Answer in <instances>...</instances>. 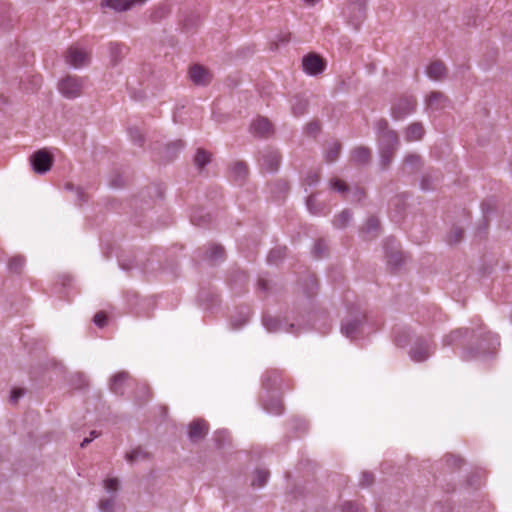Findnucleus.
<instances>
[{
    "instance_id": "nucleus-50",
    "label": "nucleus",
    "mask_w": 512,
    "mask_h": 512,
    "mask_svg": "<svg viewBox=\"0 0 512 512\" xmlns=\"http://www.w3.org/2000/svg\"><path fill=\"white\" fill-rule=\"evenodd\" d=\"M98 437V434L96 431H92L91 432V438H85L82 443H81V447H85L88 443L91 442L92 439L94 438H97Z\"/></svg>"
},
{
    "instance_id": "nucleus-46",
    "label": "nucleus",
    "mask_w": 512,
    "mask_h": 512,
    "mask_svg": "<svg viewBox=\"0 0 512 512\" xmlns=\"http://www.w3.org/2000/svg\"><path fill=\"white\" fill-rule=\"evenodd\" d=\"M24 395L23 389H13L10 395V401L15 404L19 400L20 397Z\"/></svg>"
},
{
    "instance_id": "nucleus-59",
    "label": "nucleus",
    "mask_w": 512,
    "mask_h": 512,
    "mask_svg": "<svg viewBox=\"0 0 512 512\" xmlns=\"http://www.w3.org/2000/svg\"><path fill=\"white\" fill-rule=\"evenodd\" d=\"M395 342L398 346H404V342L398 336L395 337Z\"/></svg>"
},
{
    "instance_id": "nucleus-25",
    "label": "nucleus",
    "mask_w": 512,
    "mask_h": 512,
    "mask_svg": "<svg viewBox=\"0 0 512 512\" xmlns=\"http://www.w3.org/2000/svg\"><path fill=\"white\" fill-rule=\"evenodd\" d=\"M206 258L211 262L222 260L224 258L223 247L216 244L211 245L207 250Z\"/></svg>"
},
{
    "instance_id": "nucleus-57",
    "label": "nucleus",
    "mask_w": 512,
    "mask_h": 512,
    "mask_svg": "<svg viewBox=\"0 0 512 512\" xmlns=\"http://www.w3.org/2000/svg\"><path fill=\"white\" fill-rule=\"evenodd\" d=\"M173 147H176L177 149H181L183 147L182 141H177L172 144Z\"/></svg>"
},
{
    "instance_id": "nucleus-42",
    "label": "nucleus",
    "mask_w": 512,
    "mask_h": 512,
    "mask_svg": "<svg viewBox=\"0 0 512 512\" xmlns=\"http://www.w3.org/2000/svg\"><path fill=\"white\" fill-rule=\"evenodd\" d=\"M319 182V174L318 172H309L304 179V183L307 186H314Z\"/></svg>"
},
{
    "instance_id": "nucleus-17",
    "label": "nucleus",
    "mask_w": 512,
    "mask_h": 512,
    "mask_svg": "<svg viewBox=\"0 0 512 512\" xmlns=\"http://www.w3.org/2000/svg\"><path fill=\"white\" fill-rule=\"evenodd\" d=\"M108 50L111 64L116 65L123 58L126 47L119 43H109Z\"/></svg>"
},
{
    "instance_id": "nucleus-7",
    "label": "nucleus",
    "mask_w": 512,
    "mask_h": 512,
    "mask_svg": "<svg viewBox=\"0 0 512 512\" xmlns=\"http://www.w3.org/2000/svg\"><path fill=\"white\" fill-rule=\"evenodd\" d=\"M302 67L306 74L315 76L324 71L326 63L319 55L310 53L303 57Z\"/></svg>"
},
{
    "instance_id": "nucleus-60",
    "label": "nucleus",
    "mask_w": 512,
    "mask_h": 512,
    "mask_svg": "<svg viewBox=\"0 0 512 512\" xmlns=\"http://www.w3.org/2000/svg\"><path fill=\"white\" fill-rule=\"evenodd\" d=\"M142 392H143V394H144V395H146L147 397L149 396V389H148V387H147V386H145V385H144V386L142 387Z\"/></svg>"
},
{
    "instance_id": "nucleus-23",
    "label": "nucleus",
    "mask_w": 512,
    "mask_h": 512,
    "mask_svg": "<svg viewBox=\"0 0 512 512\" xmlns=\"http://www.w3.org/2000/svg\"><path fill=\"white\" fill-rule=\"evenodd\" d=\"M263 408L266 412L273 415H280L283 411V405L279 398H273L270 401L264 402Z\"/></svg>"
},
{
    "instance_id": "nucleus-20",
    "label": "nucleus",
    "mask_w": 512,
    "mask_h": 512,
    "mask_svg": "<svg viewBox=\"0 0 512 512\" xmlns=\"http://www.w3.org/2000/svg\"><path fill=\"white\" fill-rule=\"evenodd\" d=\"M424 134V128L419 123L411 124L406 130V139L408 141H418Z\"/></svg>"
},
{
    "instance_id": "nucleus-41",
    "label": "nucleus",
    "mask_w": 512,
    "mask_h": 512,
    "mask_svg": "<svg viewBox=\"0 0 512 512\" xmlns=\"http://www.w3.org/2000/svg\"><path fill=\"white\" fill-rule=\"evenodd\" d=\"M129 136H130L131 140L134 143H136L138 145L142 144L143 136H142V134H141L139 129H137V128H130L129 129Z\"/></svg>"
},
{
    "instance_id": "nucleus-58",
    "label": "nucleus",
    "mask_w": 512,
    "mask_h": 512,
    "mask_svg": "<svg viewBox=\"0 0 512 512\" xmlns=\"http://www.w3.org/2000/svg\"><path fill=\"white\" fill-rule=\"evenodd\" d=\"M268 381H269V376H268V374H266V375L264 376V378H263V384H264L267 388H269V387H270V385L267 383Z\"/></svg>"
},
{
    "instance_id": "nucleus-53",
    "label": "nucleus",
    "mask_w": 512,
    "mask_h": 512,
    "mask_svg": "<svg viewBox=\"0 0 512 512\" xmlns=\"http://www.w3.org/2000/svg\"><path fill=\"white\" fill-rule=\"evenodd\" d=\"M308 130L310 133H316L319 130V126L317 123H310L308 125Z\"/></svg>"
},
{
    "instance_id": "nucleus-2",
    "label": "nucleus",
    "mask_w": 512,
    "mask_h": 512,
    "mask_svg": "<svg viewBox=\"0 0 512 512\" xmlns=\"http://www.w3.org/2000/svg\"><path fill=\"white\" fill-rule=\"evenodd\" d=\"M58 89L65 98H77L82 93L83 80L76 76H67L59 81Z\"/></svg>"
},
{
    "instance_id": "nucleus-15",
    "label": "nucleus",
    "mask_w": 512,
    "mask_h": 512,
    "mask_svg": "<svg viewBox=\"0 0 512 512\" xmlns=\"http://www.w3.org/2000/svg\"><path fill=\"white\" fill-rule=\"evenodd\" d=\"M263 325L269 332H278V331H287V332H295V324H290L289 328H286V325L282 323L279 319L271 317V316H264L263 317Z\"/></svg>"
},
{
    "instance_id": "nucleus-27",
    "label": "nucleus",
    "mask_w": 512,
    "mask_h": 512,
    "mask_svg": "<svg viewBox=\"0 0 512 512\" xmlns=\"http://www.w3.org/2000/svg\"><path fill=\"white\" fill-rule=\"evenodd\" d=\"M269 472L265 469H257L252 480V486L263 487L268 480Z\"/></svg>"
},
{
    "instance_id": "nucleus-55",
    "label": "nucleus",
    "mask_w": 512,
    "mask_h": 512,
    "mask_svg": "<svg viewBox=\"0 0 512 512\" xmlns=\"http://www.w3.org/2000/svg\"><path fill=\"white\" fill-rule=\"evenodd\" d=\"M472 357H474V354L472 353V351H467V352H465V353H464V355H463V358H464L465 360H468V359H470V358H472Z\"/></svg>"
},
{
    "instance_id": "nucleus-8",
    "label": "nucleus",
    "mask_w": 512,
    "mask_h": 512,
    "mask_svg": "<svg viewBox=\"0 0 512 512\" xmlns=\"http://www.w3.org/2000/svg\"><path fill=\"white\" fill-rule=\"evenodd\" d=\"M363 325L362 319L358 317L346 319L341 325V333L347 338L354 339L363 333Z\"/></svg>"
},
{
    "instance_id": "nucleus-11",
    "label": "nucleus",
    "mask_w": 512,
    "mask_h": 512,
    "mask_svg": "<svg viewBox=\"0 0 512 512\" xmlns=\"http://www.w3.org/2000/svg\"><path fill=\"white\" fill-rule=\"evenodd\" d=\"M253 134L260 137H268L273 132V126L271 122L264 117H258L251 123L250 127Z\"/></svg>"
},
{
    "instance_id": "nucleus-12",
    "label": "nucleus",
    "mask_w": 512,
    "mask_h": 512,
    "mask_svg": "<svg viewBox=\"0 0 512 512\" xmlns=\"http://www.w3.org/2000/svg\"><path fill=\"white\" fill-rule=\"evenodd\" d=\"M102 9H110L114 12H126L134 6L131 0H102L100 3Z\"/></svg>"
},
{
    "instance_id": "nucleus-32",
    "label": "nucleus",
    "mask_w": 512,
    "mask_h": 512,
    "mask_svg": "<svg viewBox=\"0 0 512 512\" xmlns=\"http://www.w3.org/2000/svg\"><path fill=\"white\" fill-rule=\"evenodd\" d=\"M339 153H340V144H338L337 142H333L329 146L328 150L326 151V155H325L326 161L327 162L335 161L338 158Z\"/></svg>"
},
{
    "instance_id": "nucleus-36",
    "label": "nucleus",
    "mask_w": 512,
    "mask_h": 512,
    "mask_svg": "<svg viewBox=\"0 0 512 512\" xmlns=\"http://www.w3.org/2000/svg\"><path fill=\"white\" fill-rule=\"evenodd\" d=\"M119 487V481L117 478H108L104 481V488L108 493L115 494Z\"/></svg>"
},
{
    "instance_id": "nucleus-44",
    "label": "nucleus",
    "mask_w": 512,
    "mask_h": 512,
    "mask_svg": "<svg viewBox=\"0 0 512 512\" xmlns=\"http://www.w3.org/2000/svg\"><path fill=\"white\" fill-rule=\"evenodd\" d=\"M93 321H94V323H95L98 327H103V326L106 324L107 317H106L105 313H103V312H98V313L94 316Z\"/></svg>"
},
{
    "instance_id": "nucleus-64",
    "label": "nucleus",
    "mask_w": 512,
    "mask_h": 512,
    "mask_svg": "<svg viewBox=\"0 0 512 512\" xmlns=\"http://www.w3.org/2000/svg\"><path fill=\"white\" fill-rule=\"evenodd\" d=\"M281 189L285 192V191H287V190H288V186H287L285 183H283V184L281 185Z\"/></svg>"
},
{
    "instance_id": "nucleus-62",
    "label": "nucleus",
    "mask_w": 512,
    "mask_h": 512,
    "mask_svg": "<svg viewBox=\"0 0 512 512\" xmlns=\"http://www.w3.org/2000/svg\"><path fill=\"white\" fill-rule=\"evenodd\" d=\"M76 192H77V195H78V197L80 198V200H82V197H83V192H82V190H81L80 188H77V189H76Z\"/></svg>"
},
{
    "instance_id": "nucleus-30",
    "label": "nucleus",
    "mask_w": 512,
    "mask_h": 512,
    "mask_svg": "<svg viewBox=\"0 0 512 512\" xmlns=\"http://www.w3.org/2000/svg\"><path fill=\"white\" fill-rule=\"evenodd\" d=\"M231 172H232L235 180H241L246 176L247 167L242 162H236L233 164V166L231 168Z\"/></svg>"
},
{
    "instance_id": "nucleus-48",
    "label": "nucleus",
    "mask_w": 512,
    "mask_h": 512,
    "mask_svg": "<svg viewBox=\"0 0 512 512\" xmlns=\"http://www.w3.org/2000/svg\"><path fill=\"white\" fill-rule=\"evenodd\" d=\"M343 512H362V510L357 505L349 502L343 506Z\"/></svg>"
},
{
    "instance_id": "nucleus-19",
    "label": "nucleus",
    "mask_w": 512,
    "mask_h": 512,
    "mask_svg": "<svg viewBox=\"0 0 512 512\" xmlns=\"http://www.w3.org/2000/svg\"><path fill=\"white\" fill-rule=\"evenodd\" d=\"M307 110V100L301 96H295L291 100V111L295 116L303 115Z\"/></svg>"
},
{
    "instance_id": "nucleus-51",
    "label": "nucleus",
    "mask_w": 512,
    "mask_h": 512,
    "mask_svg": "<svg viewBox=\"0 0 512 512\" xmlns=\"http://www.w3.org/2000/svg\"><path fill=\"white\" fill-rule=\"evenodd\" d=\"M258 285H259V288L264 291L268 290V288H269L268 280H266V279H260L258 281Z\"/></svg>"
},
{
    "instance_id": "nucleus-22",
    "label": "nucleus",
    "mask_w": 512,
    "mask_h": 512,
    "mask_svg": "<svg viewBox=\"0 0 512 512\" xmlns=\"http://www.w3.org/2000/svg\"><path fill=\"white\" fill-rule=\"evenodd\" d=\"M481 335L484 337L483 340L488 343L487 347L483 348L481 353L484 354L495 351L500 344L498 336L491 332L481 333Z\"/></svg>"
},
{
    "instance_id": "nucleus-18",
    "label": "nucleus",
    "mask_w": 512,
    "mask_h": 512,
    "mask_svg": "<svg viewBox=\"0 0 512 512\" xmlns=\"http://www.w3.org/2000/svg\"><path fill=\"white\" fill-rule=\"evenodd\" d=\"M129 375L126 372H119L114 375L110 382V389L115 394L123 393V385L125 381L128 379Z\"/></svg>"
},
{
    "instance_id": "nucleus-26",
    "label": "nucleus",
    "mask_w": 512,
    "mask_h": 512,
    "mask_svg": "<svg viewBox=\"0 0 512 512\" xmlns=\"http://www.w3.org/2000/svg\"><path fill=\"white\" fill-rule=\"evenodd\" d=\"M468 332H469V330L466 328L452 331L450 334L446 335L443 338V344L445 346H450L453 343H455L456 341H458L459 339L466 337Z\"/></svg>"
},
{
    "instance_id": "nucleus-3",
    "label": "nucleus",
    "mask_w": 512,
    "mask_h": 512,
    "mask_svg": "<svg viewBox=\"0 0 512 512\" xmlns=\"http://www.w3.org/2000/svg\"><path fill=\"white\" fill-rule=\"evenodd\" d=\"M65 59L70 66L81 68L89 64L90 53L78 45H73L67 50Z\"/></svg>"
},
{
    "instance_id": "nucleus-33",
    "label": "nucleus",
    "mask_w": 512,
    "mask_h": 512,
    "mask_svg": "<svg viewBox=\"0 0 512 512\" xmlns=\"http://www.w3.org/2000/svg\"><path fill=\"white\" fill-rule=\"evenodd\" d=\"M420 165V157L416 154H409L404 159V167L410 168L411 171L417 169Z\"/></svg>"
},
{
    "instance_id": "nucleus-31",
    "label": "nucleus",
    "mask_w": 512,
    "mask_h": 512,
    "mask_svg": "<svg viewBox=\"0 0 512 512\" xmlns=\"http://www.w3.org/2000/svg\"><path fill=\"white\" fill-rule=\"evenodd\" d=\"M210 162V154L203 149H198L195 156V164L199 168H203Z\"/></svg>"
},
{
    "instance_id": "nucleus-43",
    "label": "nucleus",
    "mask_w": 512,
    "mask_h": 512,
    "mask_svg": "<svg viewBox=\"0 0 512 512\" xmlns=\"http://www.w3.org/2000/svg\"><path fill=\"white\" fill-rule=\"evenodd\" d=\"M330 185H331L332 189H334V190H336V191H338L340 193H344V192L347 191L346 184L343 181L339 180V179H333L331 181Z\"/></svg>"
},
{
    "instance_id": "nucleus-4",
    "label": "nucleus",
    "mask_w": 512,
    "mask_h": 512,
    "mask_svg": "<svg viewBox=\"0 0 512 512\" xmlns=\"http://www.w3.org/2000/svg\"><path fill=\"white\" fill-rule=\"evenodd\" d=\"M434 352V347L428 339H418L410 349V358L415 362L425 361Z\"/></svg>"
},
{
    "instance_id": "nucleus-6",
    "label": "nucleus",
    "mask_w": 512,
    "mask_h": 512,
    "mask_svg": "<svg viewBox=\"0 0 512 512\" xmlns=\"http://www.w3.org/2000/svg\"><path fill=\"white\" fill-rule=\"evenodd\" d=\"M416 99L413 96H405L398 100L392 107V117L400 120L415 110Z\"/></svg>"
},
{
    "instance_id": "nucleus-1",
    "label": "nucleus",
    "mask_w": 512,
    "mask_h": 512,
    "mask_svg": "<svg viewBox=\"0 0 512 512\" xmlns=\"http://www.w3.org/2000/svg\"><path fill=\"white\" fill-rule=\"evenodd\" d=\"M375 129L379 141L380 163L383 168H386L391 163L394 152L398 147V137L393 130L389 129L388 122L385 119L378 120L375 123Z\"/></svg>"
},
{
    "instance_id": "nucleus-5",
    "label": "nucleus",
    "mask_w": 512,
    "mask_h": 512,
    "mask_svg": "<svg viewBox=\"0 0 512 512\" xmlns=\"http://www.w3.org/2000/svg\"><path fill=\"white\" fill-rule=\"evenodd\" d=\"M31 165L33 170L38 174H44L51 169L53 159L51 154L42 149L35 152L30 157Z\"/></svg>"
},
{
    "instance_id": "nucleus-13",
    "label": "nucleus",
    "mask_w": 512,
    "mask_h": 512,
    "mask_svg": "<svg viewBox=\"0 0 512 512\" xmlns=\"http://www.w3.org/2000/svg\"><path fill=\"white\" fill-rule=\"evenodd\" d=\"M191 80L197 85H206L211 80L209 71L200 65H194L189 72Z\"/></svg>"
},
{
    "instance_id": "nucleus-16",
    "label": "nucleus",
    "mask_w": 512,
    "mask_h": 512,
    "mask_svg": "<svg viewBox=\"0 0 512 512\" xmlns=\"http://www.w3.org/2000/svg\"><path fill=\"white\" fill-rule=\"evenodd\" d=\"M426 74L432 80H442L446 75V67L441 61H434L428 65Z\"/></svg>"
},
{
    "instance_id": "nucleus-35",
    "label": "nucleus",
    "mask_w": 512,
    "mask_h": 512,
    "mask_svg": "<svg viewBox=\"0 0 512 512\" xmlns=\"http://www.w3.org/2000/svg\"><path fill=\"white\" fill-rule=\"evenodd\" d=\"M114 505L115 497L111 496L108 499L101 500L99 503V508L102 512H113Z\"/></svg>"
},
{
    "instance_id": "nucleus-14",
    "label": "nucleus",
    "mask_w": 512,
    "mask_h": 512,
    "mask_svg": "<svg viewBox=\"0 0 512 512\" xmlns=\"http://www.w3.org/2000/svg\"><path fill=\"white\" fill-rule=\"evenodd\" d=\"M208 431V425L204 420H195L189 426L188 436L191 441L202 439Z\"/></svg>"
},
{
    "instance_id": "nucleus-21",
    "label": "nucleus",
    "mask_w": 512,
    "mask_h": 512,
    "mask_svg": "<svg viewBox=\"0 0 512 512\" xmlns=\"http://www.w3.org/2000/svg\"><path fill=\"white\" fill-rule=\"evenodd\" d=\"M352 161L356 164L367 163L370 159V150L365 147L355 148L352 152Z\"/></svg>"
},
{
    "instance_id": "nucleus-49",
    "label": "nucleus",
    "mask_w": 512,
    "mask_h": 512,
    "mask_svg": "<svg viewBox=\"0 0 512 512\" xmlns=\"http://www.w3.org/2000/svg\"><path fill=\"white\" fill-rule=\"evenodd\" d=\"M228 437V433L225 430L217 431L215 434V439L219 446L222 445V441H224Z\"/></svg>"
},
{
    "instance_id": "nucleus-29",
    "label": "nucleus",
    "mask_w": 512,
    "mask_h": 512,
    "mask_svg": "<svg viewBox=\"0 0 512 512\" xmlns=\"http://www.w3.org/2000/svg\"><path fill=\"white\" fill-rule=\"evenodd\" d=\"M286 254V247H275L268 255V262L270 264H277Z\"/></svg>"
},
{
    "instance_id": "nucleus-52",
    "label": "nucleus",
    "mask_w": 512,
    "mask_h": 512,
    "mask_svg": "<svg viewBox=\"0 0 512 512\" xmlns=\"http://www.w3.org/2000/svg\"><path fill=\"white\" fill-rule=\"evenodd\" d=\"M447 462L453 461V465H459L461 462V459L452 455H449L446 457Z\"/></svg>"
},
{
    "instance_id": "nucleus-63",
    "label": "nucleus",
    "mask_w": 512,
    "mask_h": 512,
    "mask_svg": "<svg viewBox=\"0 0 512 512\" xmlns=\"http://www.w3.org/2000/svg\"><path fill=\"white\" fill-rule=\"evenodd\" d=\"M357 194H358V200H360L361 197L364 195L363 191H361V190H357Z\"/></svg>"
},
{
    "instance_id": "nucleus-9",
    "label": "nucleus",
    "mask_w": 512,
    "mask_h": 512,
    "mask_svg": "<svg viewBox=\"0 0 512 512\" xmlns=\"http://www.w3.org/2000/svg\"><path fill=\"white\" fill-rule=\"evenodd\" d=\"M449 104L448 98L441 92L433 91L426 99V109L431 112L446 108Z\"/></svg>"
},
{
    "instance_id": "nucleus-54",
    "label": "nucleus",
    "mask_w": 512,
    "mask_h": 512,
    "mask_svg": "<svg viewBox=\"0 0 512 512\" xmlns=\"http://www.w3.org/2000/svg\"><path fill=\"white\" fill-rule=\"evenodd\" d=\"M131 1H132L133 6H142L149 0H131Z\"/></svg>"
},
{
    "instance_id": "nucleus-56",
    "label": "nucleus",
    "mask_w": 512,
    "mask_h": 512,
    "mask_svg": "<svg viewBox=\"0 0 512 512\" xmlns=\"http://www.w3.org/2000/svg\"><path fill=\"white\" fill-rule=\"evenodd\" d=\"M307 5L314 6L316 3H318L320 0H303Z\"/></svg>"
},
{
    "instance_id": "nucleus-45",
    "label": "nucleus",
    "mask_w": 512,
    "mask_h": 512,
    "mask_svg": "<svg viewBox=\"0 0 512 512\" xmlns=\"http://www.w3.org/2000/svg\"><path fill=\"white\" fill-rule=\"evenodd\" d=\"M373 482V475L369 472H363L360 480L362 486H368Z\"/></svg>"
},
{
    "instance_id": "nucleus-61",
    "label": "nucleus",
    "mask_w": 512,
    "mask_h": 512,
    "mask_svg": "<svg viewBox=\"0 0 512 512\" xmlns=\"http://www.w3.org/2000/svg\"><path fill=\"white\" fill-rule=\"evenodd\" d=\"M309 280H310L311 288H313V287H316V286H317V284H316V280H315L313 277H310V278H309Z\"/></svg>"
},
{
    "instance_id": "nucleus-28",
    "label": "nucleus",
    "mask_w": 512,
    "mask_h": 512,
    "mask_svg": "<svg viewBox=\"0 0 512 512\" xmlns=\"http://www.w3.org/2000/svg\"><path fill=\"white\" fill-rule=\"evenodd\" d=\"M351 218H352L351 212L349 210H344L335 217V219L333 221V225L336 228H344L350 222Z\"/></svg>"
},
{
    "instance_id": "nucleus-24",
    "label": "nucleus",
    "mask_w": 512,
    "mask_h": 512,
    "mask_svg": "<svg viewBox=\"0 0 512 512\" xmlns=\"http://www.w3.org/2000/svg\"><path fill=\"white\" fill-rule=\"evenodd\" d=\"M148 458V453L141 448H136L126 453L125 459L130 464L144 461Z\"/></svg>"
},
{
    "instance_id": "nucleus-38",
    "label": "nucleus",
    "mask_w": 512,
    "mask_h": 512,
    "mask_svg": "<svg viewBox=\"0 0 512 512\" xmlns=\"http://www.w3.org/2000/svg\"><path fill=\"white\" fill-rule=\"evenodd\" d=\"M379 228V221L377 218L375 217H370L367 222H366V225L364 227V231L367 233V234H370V233H373V232H376Z\"/></svg>"
},
{
    "instance_id": "nucleus-40",
    "label": "nucleus",
    "mask_w": 512,
    "mask_h": 512,
    "mask_svg": "<svg viewBox=\"0 0 512 512\" xmlns=\"http://www.w3.org/2000/svg\"><path fill=\"white\" fill-rule=\"evenodd\" d=\"M249 319V311H246L245 313L241 314L240 319H233L231 321V325L233 329H239L241 328Z\"/></svg>"
},
{
    "instance_id": "nucleus-34",
    "label": "nucleus",
    "mask_w": 512,
    "mask_h": 512,
    "mask_svg": "<svg viewBox=\"0 0 512 512\" xmlns=\"http://www.w3.org/2000/svg\"><path fill=\"white\" fill-rule=\"evenodd\" d=\"M24 258L22 256H15L9 262V269L13 272H19L24 265Z\"/></svg>"
},
{
    "instance_id": "nucleus-37",
    "label": "nucleus",
    "mask_w": 512,
    "mask_h": 512,
    "mask_svg": "<svg viewBox=\"0 0 512 512\" xmlns=\"http://www.w3.org/2000/svg\"><path fill=\"white\" fill-rule=\"evenodd\" d=\"M463 237V230L459 227H454L449 236H448V242L453 244V243H458Z\"/></svg>"
},
{
    "instance_id": "nucleus-47",
    "label": "nucleus",
    "mask_w": 512,
    "mask_h": 512,
    "mask_svg": "<svg viewBox=\"0 0 512 512\" xmlns=\"http://www.w3.org/2000/svg\"><path fill=\"white\" fill-rule=\"evenodd\" d=\"M316 202V196L315 195H310L306 201V205H307V208L308 210L312 213V214H318L319 212L316 211L314 209V204Z\"/></svg>"
},
{
    "instance_id": "nucleus-39",
    "label": "nucleus",
    "mask_w": 512,
    "mask_h": 512,
    "mask_svg": "<svg viewBox=\"0 0 512 512\" xmlns=\"http://www.w3.org/2000/svg\"><path fill=\"white\" fill-rule=\"evenodd\" d=\"M326 250H327V245L325 244V242L322 240H318L314 245L313 253L316 257L320 258L325 255Z\"/></svg>"
},
{
    "instance_id": "nucleus-10",
    "label": "nucleus",
    "mask_w": 512,
    "mask_h": 512,
    "mask_svg": "<svg viewBox=\"0 0 512 512\" xmlns=\"http://www.w3.org/2000/svg\"><path fill=\"white\" fill-rule=\"evenodd\" d=\"M280 155L275 150H266L261 154V166L269 172H274L280 165Z\"/></svg>"
}]
</instances>
